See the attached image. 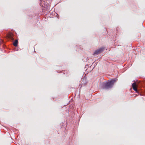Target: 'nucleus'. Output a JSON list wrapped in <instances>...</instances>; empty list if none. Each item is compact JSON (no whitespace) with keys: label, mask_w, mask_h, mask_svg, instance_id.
<instances>
[{"label":"nucleus","mask_w":145,"mask_h":145,"mask_svg":"<svg viewBox=\"0 0 145 145\" xmlns=\"http://www.w3.org/2000/svg\"><path fill=\"white\" fill-rule=\"evenodd\" d=\"M117 80L116 79L114 78L112 79L110 81L103 83L102 84V88L105 89H109L111 88Z\"/></svg>","instance_id":"obj_1"},{"label":"nucleus","mask_w":145,"mask_h":145,"mask_svg":"<svg viewBox=\"0 0 145 145\" xmlns=\"http://www.w3.org/2000/svg\"><path fill=\"white\" fill-rule=\"evenodd\" d=\"M14 35L11 33H7L6 34V38L8 40L11 41H13L14 40Z\"/></svg>","instance_id":"obj_2"},{"label":"nucleus","mask_w":145,"mask_h":145,"mask_svg":"<svg viewBox=\"0 0 145 145\" xmlns=\"http://www.w3.org/2000/svg\"><path fill=\"white\" fill-rule=\"evenodd\" d=\"M104 49V48L102 47L98 49H97L95 50L94 53L93 54L94 55H97L101 53Z\"/></svg>","instance_id":"obj_3"},{"label":"nucleus","mask_w":145,"mask_h":145,"mask_svg":"<svg viewBox=\"0 0 145 145\" xmlns=\"http://www.w3.org/2000/svg\"><path fill=\"white\" fill-rule=\"evenodd\" d=\"M132 87L133 89L136 92H138V90L137 88V86L135 82H134L133 83L132 85Z\"/></svg>","instance_id":"obj_4"},{"label":"nucleus","mask_w":145,"mask_h":145,"mask_svg":"<svg viewBox=\"0 0 145 145\" xmlns=\"http://www.w3.org/2000/svg\"><path fill=\"white\" fill-rule=\"evenodd\" d=\"M18 40L16 39L13 43V45L16 47H17L18 46Z\"/></svg>","instance_id":"obj_5"},{"label":"nucleus","mask_w":145,"mask_h":145,"mask_svg":"<svg viewBox=\"0 0 145 145\" xmlns=\"http://www.w3.org/2000/svg\"><path fill=\"white\" fill-rule=\"evenodd\" d=\"M40 1V2H39V4H40V6L42 7H44V1H41V0H39Z\"/></svg>","instance_id":"obj_6"},{"label":"nucleus","mask_w":145,"mask_h":145,"mask_svg":"<svg viewBox=\"0 0 145 145\" xmlns=\"http://www.w3.org/2000/svg\"><path fill=\"white\" fill-rule=\"evenodd\" d=\"M34 52H35V48L34 47Z\"/></svg>","instance_id":"obj_7"}]
</instances>
